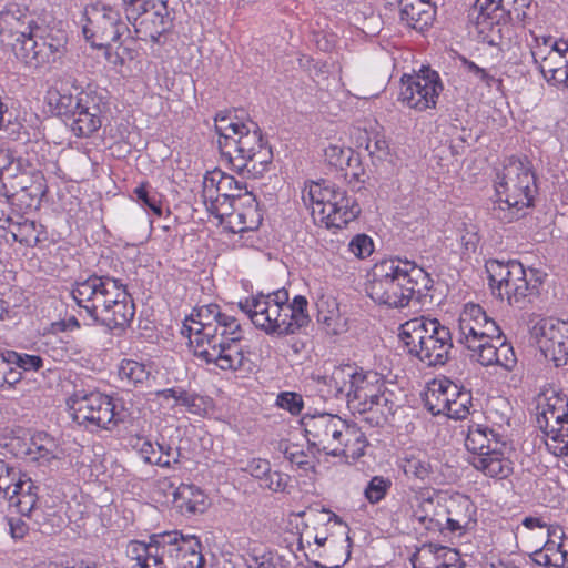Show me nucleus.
Returning <instances> with one entry per match:
<instances>
[{"mask_svg": "<svg viewBox=\"0 0 568 568\" xmlns=\"http://www.w3.org/2000/svg\"><path fill=\"white\" fill-rule=\"evenodd\" d=\"M182 333L187 335L194 356L206 364L224 371H237L244 365L241 324L217 304L195 307L185 318Z\"/></svg>", "mask_w": 568, "mask_h": 568, "instance_id": "1", "label": "nucleus"}, {"mask_svg": "<svg viewBox=\"0 0 568 568\" xmlns=\"http://www.w3.org/2000/svg\"><path fill=\"white\" fill-rule=\"evenodd\" d=\"M432 283L428 273L415 263L390 258L374 265L366 293L379 305L399 308L407 306L412 298L424 297Z\"/></svg>", "mask_w": 568, "mask_h": 568, "instance_id": "2", "label": "nucleus"}, {"mask_svg": "<svg viewBox=\"0 0 568 568\" xmlns=\"http://www.w3.org/2000/svg\"><path fill=\"white\" fill-rule=\"evenodd\" d=\"M215 131L221 155L236 172L257 176L266 171L273 154L255 122L216 115Z\"/></svg>", "mask_w": 568, "mask_h": 568, "instance_id": "3", "label": "nucleus"}, {"mask_svg": "<svg viewBox=\"0 0 568 568\" xmlns=\"http://www.w3.org/2000/svg\"><path fill=\"white\" fill-rule=\"evenodd\" d=\"M288 300V292L278 290L246 297L239 302V307L265 334L285 336L297 333L311 322L306 297L296 295L292 302Z\"/></svg>", "mask_w": 568, "mask_h": 568, "instance_id": "4", "label": "nucleus"}, {"mask_svg": "<svg viewBox=\"0 0 568 568\" xmlns=\"http://www.w3.org/2000/svg\"><path fill=\"white\" fill-rule=\"evenodd\" d=\"M201 541L178 530L153 534L149 541L131 540L126 556L138 568H204Z\"/></svg>", "mask_w": 568, "mask_h": 568, "instance_id": "5", "label": "nucleus"}, {"mask_svg": "<svg viewBox=\"0 0 568 568\" xmlns=\"http://www.w3.org/2000/svg\"><path fill=\"white\" fill-rule=\"evenodd\" d=\"M493 214L504 223L519 219L537 194L535 173L528 162L510 158L497 172Z\"/></svg>", "mask_w": 568, "mask_h": 568, "instance_id": "6", "label": "nucleus"}, {"mask_svg": "<svg viewBox=\"0 0 568 568\" xmlns=\"http://www.w3.org/2000/svg\"><path fill=\"white\" fill-rule=\"evenodd\" d=\"M406 353L428 367L443 366L453 349L450 331L437 318L415 317L399 326Z\"/></svg>", "mask_w": 568, "mask_h": 568, "instance_id": "7", "label": "nucleus"}, {"mask_svg": "<svg viewBox=\"0 0 568 568\" xmlns=\"http://www.w3.org/2000/svg\"><path fill=\"white\" fill-rule=\"evenodd\" d=\"M305 205L314 222L326 229H342L355 220L361 210L346 191L328 182H312L303 190Z\"/></svg>", "mask_w": 568, "mask_h": 568, "instance_id": "8", "label": "nucleus"}, {"mask_svg": "<svg viewBox=\"0 0 568 568\" xmlns=\"http://www.w3.org/2000/svg\"><path fill=\"white\" fill-rule=\"evenodd\" d=\"M465 447L471 454L470 464L485 476L504 479L513 473V462L506 456V444L487 426H469Z\"/></svg>", "mask_w": 568, "mask_h": 568, "instance_id": "9", "label": "nucleus"}, {"mask_svg": "<svg viewBox=\"0 0 568 568\" xmlns=\"http://www.w3.org/2000/svg\"><path fill=\"white\" fill-rule=\"evenodd\" d=\"M69 416L87 430H111L123 422L114 399L98 390H77L67 399Z\"/></svg>", "mask_w": 568, "mask_h": 568, "instance_id": "10", "label": "nucleus"}, {"mask_svg": "<svg viewBox=\"0 0 568 568\" xmlns=\"http://www.w3.org/2000/svg\"><path fill=\"white\" fill-rule=\"evenodd\" d=\"M81 23L83 36L93 48H108L131 33L119 10L102 1L85 7Z\"/></svg>", "mask_w": 568, "mask_h": 568, "instance_id": "11", "label": "nucleus"}, {"mask_svg": "<svg viewBox=\"0 0 568 568\" xmlns=\"http://www.w3.org/2000/svg\"><path fill=\"white\" fill-rule=\"evenodd\" d=\"M442 91L439 74L429 68H422L415 74L402 77L399 100L409 109L422 112L436 106Z\"/></svg>", "mask_w": 568, "mask_h": 568, "instance_id": "12", "label": "nucleus"}, {"mask_svg": "<svg viewBox=\"0 0 568 568\" xmlns=\"http://www.w3.org/2000/svg\"><path fill=\"white\" fill-rule=\"evenodd\" d=\"M529 10L530 0H476L475 22L481 33L508 20L525 24L530 20Z\"/></svg>", "mask_w": 568, "mask_h": 568, "instance_id": "13", "label": "nucleus"}, {"mask_svg": "<svg viewBox=\"0 0 568 568\" xmlns=\"http://www.w3.org/2000/svg\"><path fill=\"white\" fill-rule=\"evenodd\" d=\"M120 281L110 276L92 275L78 281L71 290V296L77 305L94 321L100 310L119 294L116 285Z\"/></svg>", "mask_w": 568, "mask_h": 568, "instance_id": "14", "label": "nucleus"}, {"mask_svg": "<svg viewBox=\"0 0 568 568\" xmlns=\"http://www.w3.org/2000/svg\"><path fill=\"white\" fill-rule=\"evenodd\" d=\"M531 335L546 359L561 366L568 359V323L557 318H540Z\"/></svg>", "mask_w": 568, "mask_h": 568, "instance_id": "15", "label": "nucleus"}, {"mask_svg": "<svg viewBox=\"0 0 568 568\" xmlns=\"http://www.w3.org/2000/svg\"><path fill=\"white\" fill-rule=\"evenodd\" d=\"M109 110L106 97L94 90L78 93V105L71 113V131L78 138H88L102 125V116Z\"/></svg>", "mask_w": 568, "mask_h": 568, "instance_id": "16", "label": "nucleus"}, {"mask_svg": "<svg viewBox=\"0 0 568 568\" xmlns=\"http://www.w3.org/2000/svg\"><path fill=\"white\" fill-rule=\"evenodd\" d=\"M345 423L346 419L328 413L306 415L301 420L307 443L329 456L339 447L337 438Z\"/></svg>", "mask_w": 568, "mask_h": 568, "instance_id": "17", "label": "nucleus"}, {"mask_svg": "<svg viewBox=\"0 0 568 568\" xmlns=\"http://www.w3.org/2000/svg\"><path fill=\"white\" fill-rule=\"evenodd\" d=\"M458 342L464 346H474L476 342L499 337L501 329L488 317L478 304L468 303L464 306L458 320Z\"/></svg>", "mask_w": 568, "mask_h": 568, "instance_id": "18", "label": "nucleus"}, {"mask_svg": "<svg viewBox=\"0 0 568 568\" xmlns=\"http://www.w3.org/2000/svg\"><path fill=\"white\" fill-rule=\"evenodd\" d=\"M39 29L32 13L18 6H11L0 13V40L16 54L17 45L27 39H34Z\"/></svg>", "mask_w": 568, "mask_h": 568, "instance_id": "19", "label": "nucleus"}, {"mask_svg": "<svg viewBox=\"0 0 568 568\" xmlns=\"http://www.w3.org/2000/svg\"><path fill=\"white\" fill-rule=\"evenodd\" d=\"M122 2L126 19L134 28L135 37L144 41L158 42L169 26L165 16L152 12L139 21L143 14L148 13L153 0H122Z\"/></svg>", "mask_w": 568, "mask_h": 568, "instance_id": "20", "label": "nucleus"}, {"mask_svg": "<svg viewBox=\"0 0 568 568\" xmlns=\"http://www.w3.org/2000/svg\"><path fill=\"white\" fill-rule=\"evenodd\" d=\"M353 373L346 398L348 407L355 412L365 409L367 403L387 387L383 375L375 371L364 369L354 365Z\"/></svg>", "mask_w": 568, "mask_h": 568, "instance_id": "21", "label": "nucleus"}, {"mask_svg": "<svg viewBox=\"0 0 568 568\" xmlns=\"http://www.w3.org/2000/svg\"><path fill=\"white\" fill-rule=\"evenodd\" d=\"M470 352V357L476 359L483 366L497 365L507 371H511L517 358L513 346L501 341V335L488 341L476 342L474 346H465Z\"/></svg>", "mask_w": 568, "mask_h": 568, "instance_id": "22", "label": "nucleus"}, {"mask_svg": "<svg viewBox=\"0 0 568 568\" xmlns=\"http://www.w3.org/2000/svg\"><path fill=\"white\" fill-rule=\"evenodd\" d=\"M63 52L64 45L59 41H39L37 36L34 39H27L22 45L18 44L16 57L31 68H42L54 63Z\"/></svg>", "mask_w": 568, "mask_h": 568, "instance_id": "23", "label": "nucleus"}, {"mask_svg": "<svg viewBox=\"0 0 568 568\" xmlns=\"http://www.w3.org/2000/svg\"><path fill=\"white\" fill-rule=\"evenodd\" d=\"M119 294L110 298V303L100 310L94 322H100L109 328H124L134 317L135 307L123 284L116 285Z\"/></svg>", "mask_w": 568, "mask_h": 568, "instance_id": "24", "label": "nucleus"}, {"mask_svg": "<svg viewBox=\"0 0 568 568\" xmlns=\"http://www.w3.org/2000/svg\"><path fill=\"white\" fill-rule=\"evenodd\" d=\"M536 44L531 49L535 64L544 78L557 68L565 65L564 52L568 49V42L551 36L535 39Z\"/></svg>", "mask_w": 568, "mask_h": 568, "instance_id": "25", "label": "nucleus"}, {"mask_svg": "<svg viewBox=\"0 0 568 568\" xmlns=\"http://www.w3.org/2000/svg\"><path fill=\"white\" fill-rule=\"evenodd\" d=\"M446 529L459 535L470 530L477 521V508L469 497L454 494L446 500Z\"/></svg>", "mask_w": 568, "mask_h": 568, "instance_id": "26", "label": "nucleus"}, {"mask_svg": "<svg viewBox=\"0 0 568 568\" xmlns=\"http://www.w3.org/2000/svg\"><path fill=\"white\" fill-rule=\"evenodd\" d=\"M239 204L242 209L229 211L224 221H220V223L231 233H243L256 230L263 219L256 199L252 193L245 191Z\"/></svg>", "mask_w": 568, "mask_h": 568, "instance_id": "27", "label": "nucleus"}, {"mask_svg": "<svg viewBox=\"0 0 568 568\" xmlns=\"http://www.w3.org/2000/svg\"><path fill=\"white\" fill-rule=\"evenodd\" d=\"M568 417V400L552 387L544 388L537 396L536 420L540 429Z\"/></svg>", "mask_w": 568, "mask_h": 568, "instance_id": "28", "label": "nucleus"}, {"mask_svg": "<svg viewBox=\"0 0 568 568\" xmlns=\"http://www.w3.org/2000/svg\"><path fill=\"white\" fill-rule=\"evenodd\" d=\"M8 500L9 505L16 507L20 515L32 518L38 525L43 524L42 511L37 508V487L27 475H22Z\"/></svg>", "mask_w": 568, "mask_h": 568, "instance_id": "29", "label": "nucleus"}, {"mask_svg": "<svg viewBox=\"0 0 568 568\" xmlns=\"http://www.w3.org/2000/svg\"><path fill=\"white\" fill-rule=\"evenodd\" d=\"M540 283V278L536 276L532 270L529 271V277L525 271V275L518 276V280L510 277L507 283H504L497 295L501 300L506 298L511 305L523 307L526 302L538 294Z\"/></svg>", "mask_w": 568, "mask_h": 568, "instance_id": "30", "label": "nucleus"}, {"mask_svg": "<svg viewBox=\"0 0 568 568\" xmlns=\"http://www.w3.org/2000/svg\"><path fill=\"white\" fill-rule=\"evenodd\" d=\"M413 568H462L459 554L448 547L424 546L412 557Z\"/></svg>", "mask_w": 568, "mask_h": 568, "instance_id": "31", "label": "nucleus"}, {"mask_svg": "<svg viewBox=\"0 0 568 568\" xmlns=\"http://www.w3.org/2000/svg\"><path fill=\"white\" fill-rule=\"evenodd\" d=\"M339 447H335L333 457H343L347 463L359 459L365 454L368 440L362 429L346 420L344 430L337 438Z\"/></svg>", "mask_w": 568, "mask_h": 568, "instance_id": "32", "label": "nucleus"}, {"mask_svg": "<svg viewBox=\"0 0 568 568\" xmlns=\"http://www.w3.org/2000/svg\"><path fill=\"white\" fill-rule=\"evenodd\" d=\"M394 394L387 388L367 403L365 409L355 410L364 420L373 427H381L394 416L397 404L393 399Z\"/></svg>", "mask_w": 568, "mask_h": 568, "instance_id": "33", "label": "nucleus"}, {"mask_svg": "<svg viewBox=\"0 0 568 568\" xmlns=\"http://www.w3.org/2000/svg\"><path fill=\"white\" fill-rule=\"evenodd\" d=\"M354 365L335 366L329 374L315 375L314 382L320 392L326 397H338L345 395L347 397L348 385L352 378Z\"/></svg>", "mask_w": 568, "mask_h": 568, "instance_id": "34", "label": "nucleus"}, {"mask_svg": "<svg viewBox=\"0 0 568 568\" xmlns=\"http://www.w3.org/2000/svg\"><path fill=\"white\" fill-rule=\"evenodd\" d=\"M400 19L408 27L424 31L434 20L435 10L430 0H400Z\"/></svg>", "mask_w": 568, "mask_h": 568, "instance_id": "35", "label": "nucleus"}, {"mask_svg": "<svg viewBox=\"0 0 568 568\" xmlns=\"http://www.w3.org/2000/svg\"><path fill=\"white\" fill-rule=\"evenodd\" d=\"M174 500L181 511L187 515L202 514L209 507V500L203 490L190 484L178 487Z\"/></svg>", "mask_w": 568, "mask_h": 568, "instance_id": "36", "label": "nucleus"}, {"mask_svg": "<svg viewBox=\"0 0 568 568\" xmlns=\"http://www.w3.org/2000/svg\"><path fill=\"white\" fill-rule=\"evenodd\" d=\"M486 271L490 287L497 293L501 291L504 283H507L510 277L518 280V276L525 275L523 264L517 261L501 262L491 260L486 263Z\"/></svg>", "mask_w": 568, "mask_h": 568, "instance_id": "37", "label": "nucleus"}, {"mask_svg": "<svg viewBox=\"0 0 568 568\" xmlns=\"http://www.w3.org/2000/svg\"><path fill=\"white\" fill-rule=\"evenodd\" d=\"M156 396L168 403L170 407L183 406L189 413L202 415L206 409V402L203 397L176 388L159 390Z\"/></svg>", "mask_w": 568, "mask_h": 568, "instance_id": "38", "label": "nucleus"}, {"mask_svg": "<svg viewBox=\"0 0 568 568\" xmlns=\"http://www.w3.org/2000/svg\"><path fill=\"white\" fill-rule=\"evenodd\" d=\"M45 102L52 113L59 116L70 118L78 105V93L73 95L62 83L51 85L45 93Z\"/></svg>", "mask_w": 568, "mask_h": 568, "instance_id": "39", "label": "nucleus"}, {"mask_svg": "<svg viewBox=\"0 0 568 568\" xmlns=\"http://www.w3.org/2000/svg\"><path fill=\"white\" fill-rule=\"evenodd\" d=\"M412 517L422 528L429 531L443 529V524L435 518L436 506L432 497H426L423 493L416 495L412 501Z\"/></svg>", "mask_w": 568, "mask_h": 568, "instance_id": "40", "label": "nucleus"}, {"mask_svg": "<svg viewBox=\"0 0 568 568\" xmlns=\"http://www.w3.org/2000/svg\"><path fill=\"white\" fill-rule=\"evenodd\" d=\"M8 229L14 241L30 247L37 245L44 235L41 224L22 216H19V221L10 223Z\"/></svg>", "mask_w": 568, "mask_h": 568, "instance_id": "41", "label": "nucleus"}, {"mask_svg": "<svg viewBox=\"0 0 568 568\" xmlns=\"http://www.w3.org/2000/svg\"><path fill=\"white\" fill-rule=\"evenodd\" d=\"M541 430L546 436V446L554 455H568V417L560 418Z\"/></svg>", "mask_w": 568, "mask_h": 568, "instance_id": "42", "label": "nucleus"}, {"mask_svg": "<svg viewBox=\"0 0 568 568\" xmlns=\"http://www.w3.org/2000/svg\"><path fill=\"white\" fill-rule=\"evenodd\" d=\"M317 322L329 334H338L342 328L337 302L324 296L317 303Z\"/></svg>", "mask_w": 568, "mask_h": 568, "instance_id": "43", "label": "nucleus"}, {"mask_svg": "<svg viewBox=\"0 0 568 568\" xmlns=\"http://www.w3.org/2000/svg\"><path fill=\"white\" fill-rule=\"evenodd\" d=\"M424 402L426 408L433 415L447 414V410H449V400L447 399L444 392L443 379H435L429 384L425 393Z\"/></svg>", "mask_w": 568, "mask_h": 568, "instance_id": "44", "label": "nucleus"}, {"mask_svg": "<svg viewBox=\"0 0 568 568\" xmlns=\"http://www.w3.org/2000/svg\"><path fill=\"white\" fill-rule=\"evenodd\" d=\"M119 376L121 381L129 385L136 386L148 381L150 376L149 367L134 359H123L119 366Z\"/></svg>", "mask_w": 568, "mask_h": 568, "instance_id": "45", "label": "nucleus"}, {"mask_svg": "<svg viewBox=\"0 0 568 568\" xmlns=\"http://www.w3.org/2000/svg\"><path fill=\"white\" fill-rule=\"evenodd\" d=\"M213 171L207 172L203 179L202 200L206 210L211 214H224L223 211H219L217 204L219 199L222 197L219 186V180Z\"/></svg>", "mask_w": 568, "mask_h": 568, "instance_id": "46", "label": "nucleus"}, {"mask_svg": "<svg viewBox=\"0 0 568 568\" xmlns=\"http://www.w3.org/2000/svg\"><path fill=\"white\" fill-rule=\"evenodd\" d=\"M213 172L217 175L216 180H219L220 192L223 201L236 200L237 202H241L244 195V193L242 194V191L245 189V184L220 170H214Z\"/></svg>", "mask_w": 568, "mask_h": 568, "instance_id": "47", "label": "nucleus"}, {"mask_svg": "<svg viewBox=\"0 0 568 568\" xmlns=\"http://www.w3.org/2000/svg\"><path fill=\"white\" fill-rule=\"evenodd\" d=\"M247 568H277L280 556L272 550L254 548L244 556Z\"/></svg>", "mask_w": 568, "mask_h": 568, "instance_id": "48", "label": "nucleus"}, {"mask_svg": "<svg viewBox=\"0 0 568 568\" xmlns=\"http://www.w3.org/2000/svg\"><path fill=\"white\" fill-rule=\"evenodd\" d=\"M4 359L23 372H37L43 367V359L38 355L8 351L4 353Z\"/></svg>", "mask_w": 568, "mask_h": 568, "instance_id": "49", "label": "nucleus"}, {"mask_svg": "<svg viewBox=\"0 0 568 568\" xmlns=\"http://www.w3.org/2000/svg\"><path fill=\"white\" fill-rule=\"evenodd\" d=\"M133 193L141 205L148 207L158 216L162 215L161 195L156 191L148 189L146 183H141L134 189Z\"/></svg>", "mask_w": 568, "mask_h": 568, "instance_id": "50", "label": "nucleus"}, {"mask_svg": "<svg viewBox=\"0 0 568 568\" xmlns=\"http://www.w3.org/2000/svg\"><path fill=\"white\" fill-rule=\"evenodd\" d=\"M55 445L50 438L34 437L28 448L31 459L37 462H50L55 458Z\"/></svg>", "mask_w": 568, "mask_h": 568, "instance_id": "51", "label": "nucleus"}, {"mask_svg": "<svg viewBox=\"0 0 568 568\" xmlns=\"http://www.w3.org/2000/svg\"><path fill=\"white\" fill-rule=\"evenodd\" d=\"M463 65L467 72L474 74L478 80H480L487 88H495L497 91H503V81L497 77L496 72H491L490 70L483 69L478 67L475 62L469 61L467 59H463Z\"/></svg>", "mask_w": 568, "mask_h": 568, "instance_id": "52", "label": "nucleus"}, {"mask_svg": "<svg viewBox=\"0 0 568 568\" xmlns=\"http://www.w3.org/2000/svg\"><path fill=\"white\" fill-rule=\"evenodd\" d=\"M402 468L407 477L423 481L428 479L432 473L429 463L426 459L415 456L406 457L403 460Z\"/></svg>", "mask_w": 568, "mask_h": 568, "instance_id": "53", "label": "nucleus"}, {"mask_svg": "<svg viewBox=\"0 0 568 568\" xmlns=\"http://www.w3.org/2000/svg\"><path fill=\"white\" fill-rule=\"evenodd\" d=\"M392 487V481L383 476H374L367 484L364 495L371 504H377L385 498Z\"/></svg>", "mask_w": 568, "mask_h": 568, "instance_id": "54", "label": "nucleus"}, {"mask_svg": "<svg viewBox=\"0 0 568 568\" xmlns=\"http://www.w3.org/2000/svg\"><path fill=\"white\" fill-rule=\"evenodd\" d=\"M324 155L329 165L343 170L349 165L353 151L339 144H329L324 149Z\"/></svg>", "mask_w": 568, "mask_h": 568, "instance_id": "55", "label": "nucleus"}, {"mask_svg": "<svg viewBox=\"0 0 568 568\" xmlns=\"http://www.w3.org/2000/svg\"><path fill=\"white\" fill-rule=\"evenodd\" d=\"M458 241L463 255L475 252L479 243L477 226L471 223H463L458 230Z\"/></svg>", "mask_w": 568, "mask_h": 568, "instance_id": "56", "label": "nucleus"}, {"mask_svg": "<svg viewBox=\"0 0 568 568\" xmlns=\"http://www.w3.org/2000/svg\"><path fill=\"white\" fill-rule=\"evenodd\" d=\"M366 150L374 162H384L390 156L388 142L378 133L367 139Z\"/></svg>", "mask_w": 568, "mask_h": 568, "instance_id": "57", "label": "nucleus"}, {"mask_svg": "<svg viewBox=\"0 0 568 568\" xmlns=\"http://www.w3.org/2000/svg\"><path fill=\"white\" fill-rule=\"evenodd\" d=\"M275 404L292 415L301 414L304 408L302 395L295 392H281L276 397Z\"/></svg>", "mask_w": 568, "mask_h": 568, "instance_id": "58", "label": "nucleus"}, {"mask_svg": "<svg viewBox=\"0 0 568 568\" xmlns=\"http://www.w3.org/2000/svg\"><path fill=\"white\" fill-rule=\"evenodd\" d=\"M158 450V466L172 467L178 464L181 457L180 448L173 444L165 443L164 440L156 443Z\"/></svg>", "mask_w": 568, "mask_h": 568, "instance_id": "59", "label": "nucleus"}, {"mask_svg": "<svg viewBox=\"0 0 568 568\" xmlns=\"http://www.w3.org/2000/svg\"><path fill=\"white\" fill-rule=\"evenodd\" d=\"M22 475L20 470L9 468L6 464L0 463V493L3 494L4 498L9 499Z\"/></svg>", "mask_w": 568, "mask_h": 568, "instance_id": "60", "label": "nucleus"}, {"mask_svg": "<svg viewBox=\"0 0 568 568\" xmlns=\"http://www.w3.org/2000/svg\"><path fill=\"white\" fill-rule=\"evenodd\" d=\"M471 394L468 390H465L456 400L450 403L449 410H447L446 416L454 419H464L466 418L473 406Z\"/></svg>", "mask_w": 568, "mask_h": 568, "instance_id": "61", "label": "nucleus"}, {"mask_svg": "<svg viewBox=\"0 0 568 568\" xmlns=\"http://www.w3.org/2000/svg\"><path fill=\"white\" fill-rule=\"evenodd\" d=\"M348 250L357 258H366L373 253L374 243L368 235L357 234L348 243Z\"/></svg>", "mask_w": 568, "mask_h": 568, "instance_id": "62", "label": "nucleus"}, {"mask_svg": "<svg viewBox=\"0 0 568 568\" xmlns=\"http://www.w3.org/2000/svg\"><path fill=\"white\" fill-rule=\"evenodd\" d=\"M290 480L291 478L288 475L281 471H272L270 469L267 475H265V478L260 484V486L262 488H266L275 493H282L285 491Z\"/></svg>", "mask_w": 568, "mask_h": 568, "instance_id": "63", "label": "nucleus"}, {"mask_svg": "<svg viewBox=\"0 0 568 568\" xmlns=\"http://www.w3.org/2000/svg\"><path fill=\"white\" fill-rule=\"evenodd\" d=\"M271 464L267 459L263 458H252L245 463V465L240 466V470L250 474L255 479L260 480V484L265 478L270 470Z\"/></svg>", "mask_w": 568, "mask_h": 568, "instance_id": "64", "label": "nucleus"}]
</instances>
